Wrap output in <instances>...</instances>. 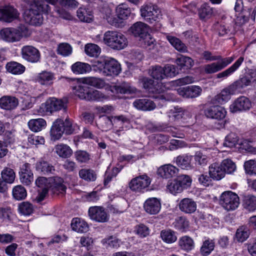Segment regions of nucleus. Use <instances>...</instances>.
Instances as JSON below:
<instances>
[{
    "mask_svg": "<svg viewBox=\"0 0 256 256\" xmlns=\"http://www.w3.org/2000/svg\"><path fill=\"white\" fill-rule=\"evenodd\" d=\"M64 133L62 128V120L58 118L53 123L50 131L52 140H59Z\"/></svg>",
    "mask_w": 256,
    "mask_h": 256,
    "instance_id": "nucleus-25",
    "label": "nucleus"
},
{
    "mask_svg": "<svg viewBox=\"0 0 256 256\" xmlns=\"http://www.w3.org/2000/svg\"><path fill=\"white\" fill-rule=\"evenodd\" d=\"M209 174L211 178L216 180H220L226 175L221 164L213 163L209 166Z\"/></svg>",
    "mask_w": 256,
    "mask_h": 256,
    "instance_id": "nucleus-26",
    "label": "nucleus"
},
{
    "mask_svg": "<svg viewBox=\"0 0 256 256\" xmlns=\"http://www.w3.org/2000/svg\"><path fill=\"white\" fill-rule=\"evenodd\" d=\"M133 106L138 110L151 111L156 108V104L148 98L136 99L133 102Z\"/></svg>",
    "mask_w": 256,
    "mask_h": 256,
    "instance_id": "nucleus-21",
    "label": "nucleus"
},
{
    "mask_svg": "<svg viewBox=\"0 0 256 256\" xmlns=\"http://www.w3.org/2000/svg\"><path fill=\"white\" fill-rule=\"evenodd\" d=\"M30 6L24 14L25 22L32 26H40L43 22L41 12H46L50 10V6L45 4L44 0H28Z\"/></svg>",
    "mask_w": 256,
    "mask_h": 256,
    "instance_id": "nucleus-1",
    "label": "nucleus"
},
{
    "mask_svg": "<svg viewBox=\"0 0 256 256\" xmlns=\"http://www.w3.org/2000/svg\"><path fill=\"white\" fill-rule=\"evenodd\" d=\"M82 83L87 86L88 85L98 88H101L104 86V81L96 77L85 78L82 80Z\"/></svg>",
    "mask_w": 256,
    "mask_h": 256,
    "instance_id": "nucleus-46",
    "label": "nucleus"
},
{
    "mask_svg": "<svg viewBox=\"0 0 256 256\" xmlns=\"http://www.w3.org/2000/svg\"><path fill=\"white\" fill-rule=\"evenodd\" d=\"M236 92L234 86L232 84L223 89L221 92L214 97L215 101L220 104H223L230 100L231 96Z\"/></svg>",
    "mask_w": 256,
    "mask_h": 256,
    "instance_id": "nucleus-22",
    "label": "nucleus"
},
{
    "mask_svg": "<svg viewBox=\"0 0 256 256\" xmlns=\"http://www.w3.org/2000/svg\"><path fill=\"white\" fill-rule=\"evenodd\" d=\"M36 169L44 174L52 173L54 171V167L47 162L41 161L36 164Z\"/></svg>",
    "mask_w": 256,
    "mask_h": 256,
    "instance_id": "nucleus-55",
    "label": "nucleus"
},
{
    "mask_svg": "<svg viewBox=\"0 0 256 256\" xmlns=\"http://www.w3.org/2000/svg\"><path fill=\"white\" fill-rule=\"evenodd\" d=\"M92 67L94 70L98 72L104 76H118L121 71L120 65L118 62L109 57L100 58Z\"/></svg>",
    "mask_w": 256,
    "mask_h": 256,
    "instance_id": "nucleus-2",
    "label": "nucleus"
},
{
    "mask_svg": "<svg viewBox=\"0 0 256 256\" xmlns=\"http://www.w3.org/2000/svg\"><path fill=\"white\" fill-rule=\"evenodd\" d=\"M139 82L148 93L160 94L159 96L156 97V98L165 101H174L176 100L173 94L163 93L164 89L162 88V84L158 82H155L152 78L146 76H140L139 78Z\"/></svg>",
    "mask_w": 256,
    "mask_h": 256,
    "instance_id": "nucleus-3",
    "label": "nucleus"
},
{
    "mask_svg": "<svg viewBox=\"0 0 256 256\" xmlns=\"http://www.w3.org/2000/svg\"><path fill=\"white\" fill-rule=\"evenodd\" d=\"M220 164L226 174H230L236 170V165L230 159H225L222 161Z\"/></svg>",
    "mask_w": 256,
    "mask_h": 256,
    "instance_id": "nucleus-60",
    "label": "nucleus"
},
{
    "mask_svg": "<svg viewBox=\"0 0 256 256\" xmlns=\"http://www.w3.org/2000/svg\"><path fill=\"white\" fill-rule=\"evenodd\" d=\"M184 114V112L182 108H174L168 112V116L169 117L170 121L172 122L178 120L182 118Z\"/></svg>",
    "mask_w": 256,
    "mask_h": 256,
    "instance_id": "nucleus-52",
    "label": "nucleus"
},
{
    "mask_svg": "<svg viewBox=\"0 0 256 256\" xmlns=\"http://www.w3.org/2000/svg\"><path fill=\"white\" fill-rule=\"evenodd\" d=\"M244 58L243 57H240L231 66L216 74V78L220 79L222 80L227 78L238 70L244 62Z\"/></svg>",
    "mask_w": 256,
    "mask_h": 256,
    "instance_id": "nucleus-24",
    "label": "nucleus"
},
{
    "mask_svg": "<svg viewBox=\"0 0 256 256\" xmlns=\"http://www.w3.org/2000/svg\"><path fill=\"white\" fill-rule=\"evenodd\" d=\"M74 93L76 96L82 100H87V96L89 95L90 89L83 83L74 88Z\"/></svg>",
    "mask_w": 256,
    "mask_h": 256,
    "instance_id": "nucleus-42",
    "label": "nucleus"
},
{
    "mask_svg": "<svg viewBox=\"0 0 256 256\" xmlns=\"http://www.w3.org/2000/svg\"><path fill=\"white\" fill-rule=\"evenodd\" d=\"M72 50V47L68 43L60 44L57 48L58 54L64 56H70Z\"/></svg>",
    "mask_w": 256,
    "mask_h": 256,
    "instance_id": "nucleus-61",
    "label": "nucleus"
},
{
    "mask_svg": "<svg viewBox=\"0 0 256 256\" xmlns=\"http://www.w3.org/2000/svg\"><path fill=\"white\" fill-rule=\"evenodd\" d=\"M192 156L188 155L179 156L176 158V162L178 166L182 169H190L192 168L191 161Z\"/></svg>",
    "mask_w": 256,
    "mask_h": 256,
    "instance_id": "nucleus-34",
    "label": "nucleus"
},
{
    "mask_svg": "<svg viewBox=\"0 0 256 256\" xmlns=\"http://www.w3.org/2000/svg\"><path fill=\"white\" fill-rule=\"evenodd\" d=\"M166 39L178 51L181 52H188L186 46L179 38L174 36L168 35Z\"/></svg>",
    "mask_w": 256,
    "mask_h": 256,
    "instance_id": "nucleus-32",
    "label": "nucleus"
},
{
    "mask_svg": "<svg viewBox=\"0 0 256 256\" xmlns=\"http://www.w3.org/2000/svg\"><path fill=\"white\" fill-rule=\"evenodd\" d=\"M108 99V96L102 92L98 90H90L89 95L87 96V100L89 101L104 102Z\"/></svg>",
    "mask_w": 256,
    "mask_h": 256,
    "instance_id": "nucleus-36",
    "label": "nucleus"
},
{
    "mask_svg": "<svg viewBox=\"0 0 256 256\" xmlns=\"http://www.w3.org/2000/svg\"><path fill=\"white\" fill-rule=\"evenodd\" d=\"M173 224L176 229L181 232H184L188 228L189 222L185 218L180 216L176 219Z\"/></svg>",
    "mask_w": 256,
    "mask_h": 256,
    "instance_id": "nucleus-54",
    "label": "nucleus"
},
{
    "mask_svg": "<svg viewBox=\"0 0 256 256\" xmlns=\"http://www.w3.org/2000/svg\"><path fill=\"white\" fill-rule=\"evenodd\" d=\"M220 202L222 206L228 211L235 210L240 204L238 196L231 191L222 192Z\"/></svg>",
    "mask_w": 256,
    "mask_h": 256,
    "instance_id": "nucleus-8",
    "label": "nucleus"
},
{
    "mask_svg": "<svg viewBox=\"0 0 256 256\" xmlns=\"http://www.w3.org/2000/svg\"><path fill=\"white\" fill-rule=\"evenodd\" d=\"M104 40L105 44L114 50H122L128 45L126 36L117 31L106 32L104 34Z\"/></svg>",
    "mask_w": 256,
    "mask_h": 256,
    "instance_id": "nucleus-5",
    "label": "nucleus"
},
{
    "mask_svg": "<svg viewBox=\"0 0 256 256\" xmlns=\"http://www.w3.org/2000/svg\"><path fill=\"white\" fill-rule=\"evenodd\" d=\"M12 194L15 200H20L26 198L27 192L26 188L24 186L21 185H18L13 188Z\"/></svg>",
    "mask_w": 256,
    "mask_h": 256,
    "instance_id": "nucleus-44",
    "label": "nucleus"
},
{
    "mask_svg": "<svg viewBox=\"0 0 256 256\" xmlns=\"http://www.w3.org/2000/svg\"><path fill=\"white\" fill-rule=\"evenodd\" d=\"M84 50L87 55L92 57H98L101 52L100 48L98 45L94 44H86Z\"/></svg>",
    "mask_w": 256,
    "mask_h": 256,
    "instance_id": "nucleus-51",
    "label": "nucleus"
},
{
    "mask_svg": "<svg viewBox=\"0 0 256 256\" xmlns=\"http://www.w3.org/2000/svg\"><path fill=\"white\" fill-rule=\"evenodd\" d=\"M72 230L78 232H86L88 230L87 223L82 219L78 218H74L71 222Z\"/></svg>",
    "mask_w": 256,
    "mask_h": 256,
    "instance_id": "nucleus-28",
    "label": "nucleus"
},
{
    "mask_svg": "<svg viewBox=\"0 0 256 256\" xmlns=\"http://www.w3.org/2000/svg\"><path fill=\"white\" fill-rule=\"evenodd\" d=\"M178 169L171 164H166L160 166L158 170V174L166 179L170 178L177 176Z\"/></svg>",
    "mask_w": 256,
    "mask_h": 256,
    "instance_id": "nucleus-17",
    "label": "nucleus"
},
{
    "mask_svg": "<svg viewBox=\"0 0 256 256\" xmlns=\"http://www.w3.org/2000/svg\"><path fill=\"white\" fill-rule=\"evenodd\" d=\"M98 124L102 130L107 131L112 127V120L109 116H102L99 118Z\"/></svg>",
    "mask_w": 256,
    "mask_h": 256,
    "instance_id": "nucleus-56",
    "label": "nucleus"
},
{
    "mask_svg": "<svg viewBox=\"0 0 256 256\" xmlns=\"http://www.w3.org/2000/svg\"><path fill=\"white\" fill-rule=\"evenodd\" d=\"M251 82L252 80L249 76H244L236 80L232 85L234 86V88L236 91L250 85Z\"/></svg>",
    "mask_w": 256,
    "mask_h": 256,
    "instance_id": "nucleus-59",
    "label": "nucleus"
},
{
    "mask_svg": "<svg viewBox=\"0 0 256 256\" xmlns=\"http://www.w3.org/2000/svg\"><path fill=\"white\" fill-rule=\"evenodd\" d=\"M2 178L8 184H12L16 178L14 170L10 168H4L1 172Z\"/></svg>",
    "mask_w": 256,
    "mask_h": 256,
    "instance_id": "nucleus-38",
    "label": "nucleus"
},
{
    "mask_svg": "<svg viewBox=\"0 0 256 256\" xmlns=\"http://www.w3.org/2000/svg\"><path fill=\"white\" fill-rule=\"evenodd\" d=\"M251 106L250 100L244 96H241L237 98L230 106V109L232 112H236L248 110Z\"/></svg>",
    "mask_w": 256,
    "mask_h": 256,
    "instance_id": "nucleus-14",
    "label": "nucleus"
},
{
    "mask_svg": "<svg viewBox=\"0 0 256 256\" xmlns=\"http://www.w3.org/2000/svg\"><path fill=\"white\" fill-rule=\"evenodd\" d=\"M204 68V72L207 74H214L223 69L219 61L206 64Z\"/></svg>",
    "mask_w": 256,
    "mask_h": 256,
    "instance_id": "nucleus-58",
    "label": "nucleus"
},
{
    "mask_svg": "<svg viewBox=\"0 0 256 256\" xmlns=\"http://www.w3.org/2000/svg\"><path fill=\"white\" fill-rule=\"evenodd\" d=\"M140 10L141 16L146 22L150 23L160 19L162 16L160 10L158 6L152 4L142 6Z\"/></svg>",
    "mask_w": 256,
    "mask_h": 256,
    "instance_id": "nucleus-9",
    "label": "nucleus"
},
{
    "mask_svg": "<svg viewBox=\"0 0 256 256\" xmlns=\"http://www.w3.org/2000/svg\"><path fill=\"white\" fill-rule=\"evenodd\" d=\"M178 244L182 249L186 251L190 250L194 247L193 240L188 236L182 237L179 240Z\"/></svg>",
    "mask_w": 256,
    "mask_h": 256,
    "instance_id": "nucleus-49",
    "label": "nucleus"
},
{
    "mask_svg": "<svg viewBox=\"0 0 256 256\" xmlns=\"http://www.w3.org/2000/svg\"><path fill=\"white\" fill-rule=\"evenodd\" d=\"M167 188L171 194L174 195L182 192L184 190L182 186L180 185L176 179L168 184L167 186Z\"/></svg>",
    "mask_w": 256,
    "mask_h": 256,
    "instance_id": "nucleus-62",
    "label": "nucleus"
},
{
    "mask_svg": "<svg viewBox=\"0 0 256 256\" xmlns=\"http://www.w3.org/2000/svg\"><path fill=\"white\" fill-rule=\"evenodd\" d=\"M117 92L120 94H134L136 92L137 89L130 84L124 82L120 86H114Z\"/></svg>",
    "mask_w": 256,
    "mask_h": 256,
    "instance_id": "nucleus-43",
    "label": "nucleus"
},
{
    "mask_svg": "<svg viewBox=\"0 0 256 256\" xmlns=\"http://www.w3.org/2000/svg\"><path fill=\"white\" fill-rule=\"evenodd\" d=\"M56 153L62 158H68L72 154V150L67 144H57L54 148Z\"/></svg>",
    "mask_w": 256,
    "mask_h": 256,
    "instance_id": "nucleus-29",
    "label": "nucleus"
},
{
    "mask_svg": "<svg viewBox=\"0 0 256 256\" xmlns=\"http://www.w3.org/2000/svg\"><path fill=\"white\" fill-rule=\"evenodd\" d=\"M90 218L98 222H105L108 220L109 216L105 208L102 206H91L88 210Z\"/></svg>",
    "mask_w": 256,
    "mask_h": 256,
    "instance_id": "nucleus-11",
    "label": "nucleus"
},
{
    "mask_svg": "<svg viewBox=\"0 0 256 256\" xmlns=\"http://www.w3.org/2000/svg\"><path fill=\"white\" fill-rule=\"evenodd\" d=\"M113 121L114 123L118 126L122 125V127H120V129L116 131L115 133L120 136V132L124 130V128H128L130 126V120L128 118L124 116H118L112 117Z\"/></svg>",
    "mask_w": 256,
    "mask_h": 256,
    "instance_id": "nucleus-35",
    "label": "nucleus"
},
{
    "mask_svg": "<svg viewBox=\"0 0 256 256\" xmlns=\"http://www.w3.org/2000/svg\"><path fill=\"white\" fill-rule=\"evenodd\" d=\"M74 158L80 163H86L90 159V156L86 151L78 150L74 152Z\"/></svg>",
    "mask_w": 256,
    "mask_h": 256,
    "instance_id": "nucleus-63",
    "label": "nucleus"
},
{
    "mask_svg": "<svg viewBox=\"0 0 256 256\" xmlns=\"http://www.w3.org/2000/svg\"><path fill=\"white\" fill-rule=\"evenodd\" d=\"M64 180L60 177H56L54 178V182L52 186V190L54 193L64 194L66 191V187L63 184Z\"/></svg>",
    "mask_w": 256,
    "mask_h": 256,
    "instance_id": "nucleus-41",
    "label": "nucleus"
},
{
    "mask_svg": "<svg viewBox=\"0 0 256 256\" xmlns=\"http://www.w3.org/2000/svg\"><path fill=\"white\" fill-rule=\"evenodd\" d=\"M55 79L54 74L48 71H42L38 74L36 77V81L41 85L49 86L53 84Z\"/></svg>",
    "mask_w": 256,
    "mask_h": 256,
    "instance_id": "nucleus-23",
    "label": "nucleus"
},
{
    "mask_svg": "<svg viewBox=\"0 0 256 256\" xmlns=\"http://www.w3.org/2000/svg\"><path fill=\"white\" fill-rule=\"evenodd\" d=\"M79 176L80 178L88 182H93L96 180V174L95 172L90 169L84 168L79 171Z\"/></svg>",
    "mask_w": 256,
    "mask_h": 256,
    "instance_id": "nucleus-50",
    "label": "nucleus"
},
{
    "mask_svg": "<svg viewBox=\"0 0 256 256\" xmlns=\"http://www.w3.org/2000/svg\"><path fill=\"white\" fill-rule=\"evenodd\" d=\"M46 121L42 118L32 119L28 122L30 129L34 132L42 130L46 128Z\"/></svg>",
    "mask_w": 256,
    "mask_h": 256,
    "instance_id": "nucleus-30",
    "label": "nucleus"
},
{
    "mask_svg": "<svg viewBox=\"0 0 256 256\" xmlns=\"http://www.w3.org/2000/svg\"><path fill=\"white\" fill-rule=\"evenodd\" d=\"M21 52L22 58L26 61L32 63L40 62V54L36 48L31 46H26L22 48Z\"/></svg>",
    "mask_w": 256,
    "mask_h": 256,
    "instance_id": "nucleus-12",
    "label": "nucleus"
},
{
    "mask_svg": "<svg viewBox=\"0 0 256 256\" xmlns=\"http://www.w3.org/2000/svg\"><path fill=\"white\" fill-rule=\"evenodd\" d=\"M151 183V179L146 174H142L132 178L129 182V188L133 192H142Z\"/></svg>",
    "mask_w": 256,
    "mask_h": 256,
    "instance_id": "nucleus-10",
    "label": "nucleus"
},
{
    "mask_svg": "<svg viewBox=\"0 0 256 256\" xmlns=\"http://www.w3.org/2000/svg\"><path fill=\"white\" fill-rule=\"evenodd\" d=\"M179 208L182 211L186 213L191 214L196 211V204L192 200L185 198L180 202Z\"/></svg>",
    "mask_w": 256,
    "mask_h": 256,
    "instance_id": "nucleus-27",
    "label": "nucleus"
},
{
    "mask_svg": "<svg viewBox=\"0 0 256 256\" xmlns=\"http://www.w3.org/2000/svg\"><path fill=\"white\" fill-rule=\"evenodd\" d=\"M19 212L25 216L31 214L34 211V207L32 204L28 202H24L18 205Z\"/></svg>",
    "mask_w": 256,
    "mask_h": 256,
    "instance_id": "nucleus-57",
    "label": "nucleus"
},
{
    "mask_svg": "<svg viewBox=\"0 0 256 256\" xmlns=\"http://www.w3.org/2000/svg\"><path fill=\"white\" fill-rule=\"evenodd\" d=\"M149 26L144 22H138L133 24L130 28L132 34L138 38L144 48L150 46L154 44L155 40L149 34Z\"/></svg>",
    "mask_w": 256,
    "mask_h": 256,
    "instance_id": "nucleus-4",
    "label": "nucleus"
},
{
    "mask_svg": "<svg viewBox=\"0 0 256 256\" xmlns=\"http://www.w3.org/2000/svg\"><path fill=\"white\" fill-rule=\"evenodd\" d=\"M72 70L76 74H84L90 72L92 68L90 64L78 62L74 64L71 67Z\"/></svg>",
    "mask_w": 256,
    "mask_h": 256,
    "instance_id": "nucleus-31",
    "label": "nucleus"
},
{
    "mask_svg": "<svg viewBox=\"0 0 256 256\" xmlns=\"http://www.w3.org/2000/svg\"><path fill=\"white\" fill-rule=\"evenodd\" d=\"M26 30V28L22 25L17 28H4L0 31V37L8 42H18L22 39Z\"/></svg>",
    "mask_w": 256,
    "mask_h": 256,
    "instance_id": "nucleus-6",
    "label": "nucleus"
},
{
    "mask_svg": "<svg viewBox=\"0 0 256 256\" xmlns=\"http://www.w3.org/2000/svg\"><path fill=\"white\" fill-rule=\"evenodd\" d=\"M144 208L148 214H158L161 208L160 200L156 198H148L144 204Z\"/></svg>",
    "mask_w": 256,
    "mask_h": 256,
    "instance_id": "nucleus-16",
    "label": "nucleus"
},
{
    "mask_svg": "<svg viewBox=\"0 0 256 256\" xmlns=\"http://www.w3.org/2000/svg\"><path fill=\"white\" fill-rule=\"evenodd\" d=\"M176 62L182 68L186 70L190 68L192 66L194 62L190 58L182 55L177 58Z\"/></svg>",
    "mask_w": 256,
    "mask_h": 256,
    "instance_id": "nucleus-48",
    "label": "nucleus"
},
{
    "mask_svg": "<svg viewBox=\"0 0 256 256\" xmlns=\"http://www.w3.org/2000/svg\"><path fill=\"white\" fill-rule=\"evenodd\" d=\"M256 14V8L253 10L252 8L244 9L237 16L236 19V24L240 26H242L248 22L250 17L254 20Z\"/></svg>",
    "mask_w": 256,
    "mask_h": 256,
    "instance_id": "nucleus-19",
    "label": "nucleus"
},
{
    "mask_svg": "<svg viewBox=\"0 0 256 256\" xmlns=\"http://www.w3.org/2000/svg\"><path fill=\"white\" fill-rule=\"evenodd\" d=\"M116 12L118 18L120 20H126L130 16L131 10L126 4L122 3L117 6Z\"/></svg>",
    "mask_w": 256,
    "mask_h": 256,
    "instance_id": "nucleus-33",
    "label": "nucleus"
},
{
    "mask_svg": "<svg viewBox=\"0 0 256 256\" xmlns=\"http://www.w3.org/2000/svg\"><path fill=\"white\" fill-rule=\"evenodd\" d=\"M214 14L212 8L208 4H204L198 10V15L200 19H206L210 18Z\"/></svg>",
    "mask_w": 256,
    "mask_h": 256,
    "instance_id": "nucleus-47",
    "label": "nucleus"
},
{
    "mask_svg": "<svg viewBox=\"0 0 256 256\" xmlns=\"http://www.w3.org/2000/svg\"><path fill=\"white\" fill-rule=\"evenodd\" d=\"M6 70L14 74H20L25 70V67L20 64L16 62H10L6 65Z\"/></svg>",
    "mask_w": 256,
    "mask_h": 256,
    "instance_id": "nucleus-37",
    "label": "nucleus"
},
{
    "mask_svg": "<svg viewBox=\"0 0 256 256\" xmlns=\"http://www.w3.org/2000/svg\"><path fill=\"white\" fill-rule=\"evenodd\" d=\"M244 208L250 212L256 210V197L252 195L245 196L243 202Z\"/></svg>",
    "mask_w": 256,
    "mask_h": 256,
    "instance_id": "nucleus-39",
    "label": "nucleus"
},
{
    "mask_svg": "<svg viewBox=\"0 0 256 256\" xmlns=\"http://www.w3.org/2000/svg\"><path fill=\"white\" fill-rule=\"evenodd\" d=\"M202 91L201 88L196 86H188L178 90V92L180 95L186 98L198 97Z\"/></svg>",
    "mask_w": 256,
    "mask_h": 256,
    "instance_id": "nucleus-18",
    "label": "nucleus"
},
{
    "mask_svg": "<svg viewBox=\"0 0 256 256\" xmlns=\"http://www.w3.org/2000/svg\"><path fill=\"white\" fill-rule=\"evenodd\" d=\"M77 16L82 22H90L92 20L91 12L88 11L84 8H80L77 10Z\"/></svg>",
    "mask_w": 256,
    "mask_h": 256,
    "instance_id": "nucleus-53",
    "label": "nucleus"
},
{
    "mask_svg": "<svg viewBox=\"0 0 256 256\" xmlns=\"http://www.w3.org/2000/svg\"><path fill=\"white\" fill-rule=\"evenodd\" d=\"M246 172L250 175H256V161L250 160L246 162L244 164Z\"/></svg>",
    "mask_w": 256,
    "mask_h": 256,
    "instance_id": "nucleus-64",
    "label": "nucleus"
},
{
    "mask_svg": "<svg viewBox=\"0 0 256 256\" xmlns=\"http://www.w3.org/2000/svg\"><path fill=\"white\" fill-rule=\"evenodd\" d=\"M19 13L16 9L10 5L0 7V20L10 22L18 18Z\"/></svg>",
    "mask_w": 256,
    "mask_h": 256,
    "instance_id": "nucleus-15",
    "label": "nucleus"
},
{
    "mask_svg": "<svg viewBox=\"0 0 256 256\" xmlns=\"http://www.w3.org/2000/svg\"><path fill=\"white\" fill-rule=\"evenodd\" d=\"M204 113L208 118L220 120L225 118L226 112L224 108L222 106H212L206 108Z\"/></svg>",
    "mask_w": 256,
    "mask_h": 256,
    "instance_id": "nucleus-13",
    "label": "nucleus"
},
{
    "mask_svg": "<svg viewBox=\"0 0 256 256\" xmlns=\"http://www.w3.org/2000/svg\"><path fill=\"white\" fill-rule=\"evenodd\" d=\"M148 73L153 78L156 80H161L165 78L164 68L160 66H152Z\"/></svg>",
    "mask_w": 256,
    "mask_h": 256,
    "instance_id": "nucleus-40",
    "label": "nucleus"
},
{
    "mask_svg": "<svg viewBox=\"0 0 256 256\" xmlns=\"http://www.w3.org/2000/svg\"><path fill=\"white\" fill-rule=\"evenodd\" d=\"M162 239L166 243L171 244L176 240V232L170 230H162L160 232Z\"/></svg>",
    "mask_w": 256,
    "mask_h": 256,
    "instance_id": "nucleus-45",
    "label": "nucleus"
},
{
    "mask_svg": "<svg viewBox=\"0 0 256 256\" xmlns=\"http://www.w3.org/2000/svg\"><path fill=\"white\" fill-rule=\"evenodd\" d=\"M18 104V99L10 96H4L0 98V108L6 110L16 108Z\"/></svg>",
    "mask_w": 256,
    "mask_h": 256,
    "instance_id": "nucleus-20",
    "label": "nucleus"
},
{
    "mask_svg": "<svg viewBox=\"0 0 256 256\" xmlns=\"http://www.w3.org/2000/svg\"><path fill=\"white\" fill-rule=\"evenodd\" d=\"M67 106L66 102L62 100L52 98L47 100L44 103L41 104L38 112L42 115L52 114L53 112L62 110H66Z\"/></svg>",
    "mask_w": 256,
    "mask_h": 256,
    "instance_id": "nucleus-7",
    "label": "nucleus"
}]
</instances>
